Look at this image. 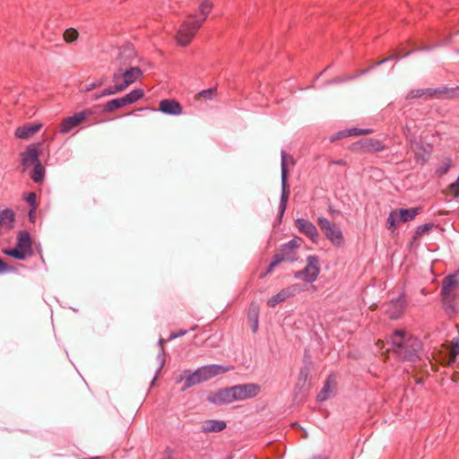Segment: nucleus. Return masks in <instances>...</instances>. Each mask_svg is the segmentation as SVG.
<instances>
[{
    "instance_id": "f257e3e1",
    "label": "nucleus",
    "mask_w": 459,
    "mask_h": 459,
    "mask_svg": "<svg viewBox=\"0 0 459 459\" xmlns=\"http://www.w3.org/2000/svg\"><path fill=\"white\" fill-rule=\"evenodd\" d=\"M394 352L404 361H415L422 351L421 341L406 331L395 330L391 336Z\"/></svg>"
},
{
    "instance_id": "f03ea898",
    "label": "nucleus",
    "mask_w": 459,
    "mask_h": 459,
    "mask_svg": "<svg viewBox=\"0 0 459 459\" xmlns=\"http://www.w3.org/2000/svg\"><path fill=\"white\" fill-rule=\"evenodd\" d=\"M212 8V3L209 0H204L199 5V12L202 17L198 18L196 14L187 16V19L180 25L176 36L178 45L186 47L192 41Z\"/></svg>"
},
{
    "instance_id": "7ed1b4c3",
    "label": "nucleus",
    "mask_w": 459,
    "mask_h": 459,
    "mask_svg": "<svg viewBox=\"0 0 459 459\" xmlns=\"http://www.w3.org/2000/svg\"><path fill=\"white\" fill-rule=\"evenodd\" d=\"M99 107L94 106L91 108H84L64 118L59 125V132L61 134H67L77 127L83 128L100 123L101 120L96 117Z\"/></svg>"
},
{
    "instance_id": "20e7f679",
    "label": "nucleus",
    "mask_w": 459,
    "mask_h": 459,
    "mask_svg": "<svg viewBox=\"0 0 459 459\" xmlns=\"http://www.w3.org/2000/svg\"><path fill=\"white\" fill-rule=\"evenodd\" d=\"M301 245V238H295L289 242L282 244L276 254L273 255L271 263L269 264L265 272L260 274V278H264L271 273L274 268L282 262H295L298 261V249Z\"/></svg>"
},
{
    "instance_id": "39448f33",
    "label": "nucleus",
    "mask_w": 459,
    "mask_h": 459,
    "mask_svg": "<svg viewBox=\"0 0 459 459\" xmlns=\"http://www.w3.org/2000/svg\"><path fill=\"white\" fill-rule=\"evenodd\" d=\"M16 245L4 250V254L20 261H24L34 255L32 238L29 231L20 230L17 234Z\"/></svg>"
},
{
    "instance_id": "423d86ee",
    "label": "nucleus",
    "mask_w": 459,
    "mask_h": 459,
    "mask_svg": "<svg viewBox=\"0 0 459 459\" xmlns=\"http://www.w3.org/2000/svg\"><path fill=\"white\" fill-rule=\"evenodd\" d=\"M306 262L307 264L302 270L294 273V278L307 283H313L316 281L321 270L319 257L317 255H308Z\"/></svg>"
},
{
    "instance_id": "0eeeda50",
    "label": "nucleus",
    "mask_w": 459,
    "mask_h": 459,
    "mask_svg": "<svg viewBox=\"0 0 459 459\" xmlns=\"http://www.w3.org/2000/svg\"><path fill=\"white\" fill-rule=\"evenodd\" d=\"M317 224L325 234V238L334 246L342 247L344 243V238L340 228L335 223L331 222L328 219L319 217Z\"/></svg>"
},
{
    "instance_id": "6e6552de",
    "label": "nucleus",
    "mask_w": 459,
    "mask_h": 459,
    "mask_svg": "<svg viewBox=\"0 0 459 459\" xmlns=\"http://www.w3.org/2000/svg\"><path fill=\"white\" fill-rule=\"evenodd\" d=\"M281 194L279 204V216L282 217L288 204L290 197V186L288 184V166H287V154L284 151H281Z\"/></svg>"
},
{
    "instance_id": "1a4fd4ad",
    "label": "nucleus",
    "mask_w": 459,
    "mask_h": 459,
    "mask_svg": "<svg viewBox=\"0 0 459 459\" xmlns=\"http://www.w3.org/2000/svg\"><path fill=\"white\" fill-rule=\"evenodd\" d=\"M235 401H242L255 397L261 391V386L255 383L231 386Z\"/></svg>"
},
{
    "instance_id": "9d476101",
    "label": "nucleus",
    "mask_w": 459,
    "mask_h": 459,
    "mask_svg": "<svg viewBox=\"0 0 459 459\" xmlns=\"http://www.w3.org/2000/svg\"><path fill=\"white\" fill-rule=\"evenodd\" d=\"M459 287V280L456 273H451L446 276L442 281L441 297L445 302H452L455 299L453 290Z\"/></svg>"
},
{
    "instance_id": "9b49d317",
    "label": "nucleus",
    "mask_w": 459,
    "mask_h": 459,
    "mask_svg": "<svg viewBox=\"0 0 459 459\" xmlns=\"http://www.w3.org/2000/svg\"><path fill=\"white\" fill-rule=\"evenodd\" d=\"M233 369V367H226L218 364L206 365L198 368L195 371L202 382L212 379V377L224 374Z\"/></svg>"
},
{
    "instance_id": "f8f14e48",
    "label": "nucleus",
    "mask_w": 459,
    "mask_h": 459,
    "mask_svg": "<svg viewBox=\"0 0 459 459\" xmlns=\"http://www.w3.org/2000/svg\"><path fill=\"white\" fill-rule=\"evenodd\" d=\"M406 306L405 294L402 292L397 299H394L387 303L386 314L393 320L398 319L403 315Z\"/></svg>"
},
{
    "instance_id": "ddd939ff",
    "label": "nucleus",
    "mask_w": 459,
    "mask_h": 459,
    "mask_svg": "<svg viewBox=\"0 0 459 459\" xmlns=\"http://www.w3.org/2000/svg\"><path fill=\"white\" fill-rule=\"evenodd\" d=\"M136 58V51L133 45L126 44L119 48L118 56L115 61L117 66L130 67Z\"/></svg>"
},
{
    "instance_id": "4468645a",
    "label": "nucleus",
    "mask_w": 459,
    "mask_h": 459,
    "mask_svg": "<svg viewBox=\"0 0 459 459\" xmlns=\"http://www.w3.org/2000/svg\"><path fill=\"white\" fill-rule=\"evenodd\" d=\"M207 400L216 405L229 404L235 401L231 387H226L211 393Z\"/></svg>"
},
{
    "instance_id": "2eb2a0df",
    "label": "nucleus",
    "mask_w": 459,
    "mask_h": 459,
    "mask_svg": "<svg viewBox=\"0 0 459 459\" xmlns=\"http://www.w3.org/2000/svg\"><path fill=\"white\" fill-rule=\"evenodd\" d=\"M300 288L298 284H292L287 288L282 289L277 294L272 296L268 301L267 305L270 307H274L281 302L285 301L288 298L294 296L298 291H299Z\"/></svg>"
},
{
    "instance_id": "dca6fc26",
    "label": "nucleus",
    "mask_w": 459,
    "mask_h": 459,
    "mask_svg": "<svg viewBox=\"0 0 459 459\" xmlns=\"http://www.w3.org/2000/svg\"><path fill=\"white\" fill-rule=\"evenodd\" d=\"M295 226L299 232L309 238L313 243L317 242L318 232L316 227L311 221L307 219L298 218L295 221Z\"/></svg>"
},
{
    "instance_id": "f3484780",
    "label": "nucleus",
    "mask_w": 459,
    "mask_h": 459,
    "mask_svg": "<svg viewBox=\"0 0 459 459\" xmlns=\"http://www.w3.org/2000/svg\"><path fill=\"white\" fill-rule=\"evenodd\" d=\"M143 76V72L139 66L124 67L122 72V82L120 84L126 90L129 85L140 80Z\"/></svg>"
},
{
    "instance_id": "a211bd4d",
    "label": "nucleus",
    "mask_w": 459,
    "mask_h": 459,
    "mask_svg": "<svg viewBox=\"0 0 459 459\" xmlns=\"http://www.w3.org/2000/svg\"><path fill=\"white\" fill-rule=\"evenodd\" d=\"M158 111L169 116H178L182 113L181 104L174 99H164L159 103Z\"/></svg>"
},
{
    "instance_id": "6ab92c4d",
    "label": "nucleus",
    "mask_w": 459,
    "mask_h": 459,
    "mask_svg": "<svg viewBox=\"0 0 459 459\" xmlns=\"http://www.w3.org/2000/svg\"><path fill=\"white\" fill-rule=\"evenodd\" d=\"M372 132H373V130L369 129V128L361 129V128L353 127V128L343 129V130H341V131H338V132L333 134L329 137V141H330V143H333L336 141L342 140L349 136L365 135V134H369Z\"/></svg>"
},
{
    "instance_id": "aec40b11",
    "label": "nucleus",
    "mask_w": 459,
    "mask_h": 459,
    "mask_svg": "<svg viewBox=\"0 0 459 459\" xmlns=\"http://www.w3.org/2000/svg\"><path fill=\"white\" fill-rule=\"evenodd\" d=\"M42 127L41 123H27L15 130V136L22 140H29Z\"/></svg>"
},
{
    "instance_id": "412c9836",
    "label": "nucleus",
    "mask_w": 459,
    "mask_h": 459,
    "mask_svg": "<svg viewBox=\"0 0 459 459\" xmlns=\"http://www.w3.org/2000/svg\"><path fill=\"white\" fill-rule=\"evenodd\" d=\"M39 161V152L35 148L29 146L25 152L21 153V164L23 171L30 167L36 165Z\"/></svg>"
},
{
    "instance_id": "4be33fe9",
    "label": "nucleus",
    "mask_w": 459,
    "mask_h": 459,
    "mask_svg": "<svg viewBox=\"0 0 459 459\" xmlns=\"http://www.w3.org/2000/svg\"><path fill=\"white\" fill-rule=\"evenodd\" d=\"M15 213L13 209L5 208L0 211V236L4 230H11L14 228Z\"/></svg>"
},
{
    "instance_id": "5701e85b",
    "label": "nucleus",
    "mask_w": 459,
    "mask_h": 459,
    "mask_svg": "<svg viewBox=\"0 0 459 459\" xmlns=\"http://www.w3.org/2000/svg\"><path fill=\"white\" fill-rule=\"evenodd\" d=\"M336 386V377L334 374H330L321 389V391L317 394V401L324 402L326 401L333 394V389Z\"/></svg>"
},
{
    "instance_id": "b1692460",
    "label": "nucleus",
    "mask_w": 459,
    "mask_h": 459,
    "mask_svg": "<svg viewBox=\"0 0 459 459\" xmlns=\"http://www.w3.org/2000/svg\"><path fill=\"white\" fill-rule=\"evenodd\" d=\"M414 152V160L417 164L423 166L430 158L432 152V145H416L412 150Z\"/></svg>"
},
{
    "instance_id": "393cba45",
    "label": "nucleus",
    "mask_w": 459,
    "mask_h": 459,
    "mask_svg": "<svg viewBox=\"0 0 459 459\" xmlns=\"http://www.w3.org/2000/svg\"><path fill=\"white\" fill-rule=\"evenodd\" d=\"M185 380L184 386L182 387V391H186V389L192 387L193 385H198L200 383H203L198 377V374L196 371L191 372L190 370H185L183 372V375H181L178 379L177 382L179 383L181 381Z\"/></svg>"
},
{
    "instance_id": "a878e982",
    "label": "nucleus",
    "mask_w": 459,
    "mask_h": 459,
    "mask_svg": "<svg viewBox=\"0 0 459 459\" xmlns=\"http://www.w3.org/2000/svg\"><path fill=\"white\" fill-rule=\"evenodd\" d=\"M128 106L126 101L125 100L124 96L117 99H113L108 101L106 104L102 106L101 113H113L117 109L123 108Z\"/></svg>"
},
{
    "instance_id": "bb28decb",
    "label": "nucleus",
    "mask_w": 459,
    "mask_h": 459,
    "mask_svg": "<svg viewBox=\"0 0 459 459\" xmlns=\"http://www.w3.org/2000/svg\"><path fill=\"white\" fill-rule=\"evenodd\" d=\"M227 424L224 420H208L203 423L202 429L205 433L221 432L225 429Z\"/></svg>"
},
{
    "instance_id": "cd10ccee",
    "label": "nucleus",
    "mask_w": 459,
    "mask_h": 459,
    "mask_svg": "<svg viewBox=\"0 0 459 459\" xmlns=\"http://www.w3.org/2000/svg\"><path fill=\"white\" fill-rule=\"evenodd\" d=\"M420 208L417 207L411 209L402 208L395 211L399 216V221L401 222H407L414 220V218L420 212Z\"/></svg>"
},
{
    "instance_id": "c85d7f7f",
    "label": "nucleus",
    "mask_w": 459,
    "mask_h": 459,
    "mask_svg": "<svg viewBox=\"0 0 459 459\" xmlns=\"http://www.w3.org/2000/svg\"><path fill=\"white\" fill-rule=\"evenodd\" d=\"M459 98V86L455 87H440V100H454Z\"/></svg>"
},
{
    "instance_id": "c756f323",
    "label": "nucleus",
    "mask_w": 459,
    "mask_h": 459,
    "mask_svg": "<svg viewBox=\"0 0 459 459\" xmlns=\"http://www.w3.org/2000/svg\"><path fill=\"white\" fill-rule=\"evenodd\" d=\"M32 167L33 169L30 173V178L35 183H41L45 178V168L43 167L41 161Z\"/></svg>"
},
{
    "instance_id": "7c9ffc66",
    "label": "nucleus",
    "mask_w": 459,
    "mask_h": 459,
    "mask_svg": "<svg viewBox=\"0 0 459 459\" xmlns=\"http://www.w3.org/2000/svg\"><path fill=\"white\" fill-rule=\"evenodd\" d=\"M124 91H125V89L122 87V85L120 83H116V84L112 85V86H109L108 88L104 89L100 93H95L93 95V100H99L101 97L108 96V95H114L116 93L122 92Z\"/></svg>"
},
{
    "instance_id": "2f4dec72",
    "label": "nucleus",
    "mask_w": 459,
    "mask_h": 459,
    "mask_svg": "<svg viewBox=\"0 0 459 459\" xmlns=\"http://www.w3.org/2000/svg\"><path fill=\"white\" fill-rule=\"evenodd\" d=\"M143 96L144 91L143 89L137 88L131 91L129 93L126 94L124 98L127 105H131L137 102L139 100L143 99Z\"/></svg>"
},
{
    "instance_id": "473e14b6",
    "label": "nucleus",
    "mask_w": 459,
    "mask_h": 459,
    "mask_svg": "<svg viewBox=\"0 0 459 459\" xmlns=\"http://www.w3.org/2000/svg\"><path fill=\"white\" fill-rule=\"evenodd\" d=\"M437 227H438L437 225H436L435 223H432V222L419 225L416 228L414 235L412 236V240L416 241L420 237H422L424 234L429 233L432 229L437 228Z\"/></svg>"
},
{
    "instance_id": "72a5a7b5",
    "label": "nucleus",
    "mask_w": 459,
    "mask_h": 459,
    "mask_svg": "<svg viewBox=\"0 0 459 459\" xmlns=\"http://www.w3.org/2000/svg\"><path fill=\"white\" fill-rule=\"evenodd\" d=\"M451 166H452V160L448 157L444 158L442 160L441 163L437 168L436 174L438 177L445 176L449 171Z\"/></svg>"
},
{
    "instance_id": "f704fd0d",
    "label": "nucleus",
    "mask_w": 459,
    "mask_h": 459,
    "mask_svg": "<svg viewBox=\"0 0 459 459\" xmlns=\"http://www.w3.org/2000/svg\"><path fill=\"white\" fill-rule=\"evenodd\" d=\"M259 312L257 307H251L248 312V319L251 321V328L253 333L258 330Z\"/></svg>"
},
{
    "instance_id": "c9c22d12",
    "label": "nucleus",
    "mask_w": 459,
    "mask_h": 459,
    "mask_svg": "<svg viewBox=\"0 0 459 459\" xmlns=\"http://www.w3.org/2000/svg\"><path fill=\"white\" fill-rule=\"evenodd\" d=\"M423 91L422 98L428 99H439L440 87L421 89Z\"/></svg>"
},
{
    "instance_id": "e433bc0d",
    "label": "nucleus",
    "mask_w": 459,
    "mask_h": 459,
    "mask_svg": "<svg viewBox=\"0 0 459 459\" xmlns=\"http://www.w3.org/2000/svg\"><path fill=\"white\" fill-rule=\"evenodd\" d=\"M79 36L78 31L74 28L66 29L64 31V39L66 42H74Z\"/></svg>"
},
{
    "instance_id": "4c0bfd02",
    "label": "nucleus",
    "mask_w": 459,
    "mask_h": 459,
    "mask_svg": "<svg viewBox=\"0 0 459 459\" xmlns=\"http://www.w3.org/2000/svg\"><path fill=\"white\" fill-rule=\"evenodd\" d=\"M359 150L362 152H379L385 149V145H358Z\"/></svg>"
},
{
    "instance_id": "58836bf2",
    "label": "nucleus",
    "mask_w": 459,
    "mask_h": 459,
    "mask_svg": "<svg viewBox=\"0 0 459 459\" xmlns=\"http://www.w3.org/2000/svg\"><path fill=\"white\" fill-rule=\"evenodd\" d=\"M397 217H398V214H397L396 211H392L389 213L388 218H387V229L388 230H392L393 231L395 230Z\"/></svg>"
},
{
    "instance_id": "ea45409f",
    "label": "nucleus",
    "mask_w": 459,
    "mask_h": 459,
    "mask_svg": "<svg viewBox=\"0 0 459 459\" xmlns=\"http://www.w3.org/2000/svg\"><path fill=\"white\" fill-rule=\"evenodd\" d=\"M309 371L310 369L308 366H304L300 368L298 377L299 383L302 382L303 384H305L307 381L309 377Z\"/></svg>"
},
{
    "instance_id": "a19ab883",
    "label": "nucleus",
    "mask_w": 459,
    "mask_h": 459,
    "mask_svg": "<svg viewBox=\"0 0 459 459\" xmlns=\"http://www.w3.org/2000/svg\"><path fill=\"white\" fill-rule=\"evenodd\" d=\"M348 81H351V77H350V74H343L340 76H336L331 80H328L326 82V84H338V83H343Z\"/></svg>"
},
{
    "instance_id": "79ce46f5",
    "label": "nucleus",
    "mask_w": 459,
    "mask_h": 459,
    "mask_svg": "<svg viewBox=\"0 0 459 459\" xmlns=\"http://www.w3.org/2000/svg\"><path fill=\"white\" fill-rule=\"evenodd\" d=\"M24 200L30 204V208H37V195L36 193L30 192L25 197Z\"/></svg>"
},
{
    "instance_id": "37998d69",
    "label": "nucleus",
    "mask_w": 459,
    "mask_h": 459,
    "mask_svg": "<svg viewBox=\"0 0 459 459\" xmlns=\"http://www.w3.org/2000/svg\"><path fill=\"white\" fill-rule=\"evenodd\" d=\"M422 93H423V91L421 89H413V90H411L405 99L406 100H413V99H419V98H422Z\"/></svg>"
},
{
    "instance_id": "c03bdc74",
    "label": "nucleus",
    "mask_w": 459,
    "mask_h": 459,
    "mask_svg": "<svg viewBox=\"0 0 459 459\" xmlns=\"http://www.w3.org/2000/svg\"><path fill=\"white\" fill-rule=\"evenodd\" d=\"M375 67H377L375 65V63L372 65H369L368 67L365 68V69H360V70H358L356 72V74H350V77H351V80H354L361 75H364L368 73H369L371 70H373Z\"/></svg>"
},
{
    "instance_id": "a18cd8bd",
    "label": "nucleus",
    "mask_w": 459,
    "mask_h": 459,
    "mask_svg": "<svg viewBox=\"0 0 459 459\" xmlns=\"http://www.w3.org/2000/svg\"><path fill=\"white\" fill-rule=\"evenodd\" d=\"M105 81H106L105 78H101L100 80H99L97 82H94L92 83H90V84L86 85L84 91L88 92V91H92V90H94L96 88L100 87L101 85H103L105 83Z\"/></svg>"
},
{
    "instance_id": "49530a36",
    "label": "nucleus",
    "mask_w": 459,
    "mask_h": 459,
    "mask_svg": "<svg viewBox=\"0 0 459 459\" xmlns=\"http://www.w3.org/2000/svg\"><path fill=\"white\" fill-rule=\"evenodd\" d=\"M449 190L454 197H459V175L457 179L449 186Z\"/></svg>"
},
{
    "instance_id": "de8ad7c7",
    "label": "nucleus",
    "mask_w": 459,
    "mask_h": 459,
    "mask_svg": "<svg viewBox=\"0 0 459 459\" xmlns=\"http://www.w3.org/2000/svg\"><path fill=\"white\" fill-rule=\"evenodd\" d=\"M157 360L160 363V367L158 369V372H160L161 370V368H163V366L165 364V360H166L165 348H162V351H160V352L158 353Z\"/></svg>"
},
{
    "instance_id": "09e8293b",
    "label": "nucleus",
    "mask_w": 459,
    "mask_h": 459,
    "mask_svg": "<svg viewBox=\"0 0 459 459\" xmlns=\"http://www.w3.org/2000/svg\"><path fill=\"white\" fill-rule=\"evenodd\" d=\"M216 91H217L216 88H209V89L202 91L199 93V95L205 99H212L215 95Z\"/></svg>"
},
{
    "instance_id": "8fccbe9b",
    "label": "nucleus",
    "mask_w": 459,
    "mask_h": 459,
    "mask_svg": "<svg viewBox=\"0 0 459 459\" xmlns=\"http://www.w3.org/2000/svg\"><path fill=\"white\" fill-rule=\"evenodd\" d=\"M451 353H452L454 360H455V357L459 354V339H454L452 341Z\"/></svg>"
},
{
    "instance_id": "3c124183",
    "label": "nucleus",
    "mask_w": 459,
    "mask_h": 459,
    "mask_svg": "<svg viewBox=\"0 0 459 459\" xmlns=\"http://www.w3.org/2000/svg\"><path fill=\"white\" fill-rule=\"evenodd\" d=\"M10 271H14V268L9 266L2 258H0V274Z\"/></svg>"
},
{
    "instance_id": "603ef678",
    "label": "nucleus",
    "mask_w": 459,
    "mask_h": 459,
    "mask_svg": "<svg viewBox=\"0 0 459 459\" xmlns=\"http://www.w3.org/2000/svg\"><path fill=\"white\" fill-rule=\"evenodd\" d=\"M187 333V330H179L178 332H172L169 335V337L168 338V341H171V340H174L178 337H181V336H184L185 334Z\"/></svg>"
},
{
    "instance_id": "864d4df0",
    "label": "nucleus",
    "mask_w": 459,
    "mask_h": 459,
    "mask_svg": "<svg viewBox=\"0 0 459 459\" xmlns=\"http://www.w3.org/2000/svg\"><path fill=\"white\" fill-rule=\"evenodd\" d=\"M355 143L360 144V143H381V141L378 139H360L357 141Z\"/></svg>"
},
{
    "instance_id": "5fc2aeb1",
    "label": "nucleus",
    "mask_w": 459,
    "mask_h": 459,
    "mask_svg": "<svg viewBox=\"0 0 459 459\" xmlns=\"http://www.w3.org/2000/svg\"><path fill=\"white\" fill-rule=\"evenodd\" d=\"M124 67L117 66V72L113 74L112 79L114 82H117L120 78H122V72Z\"/></svg>"
},
{
    "instance_id": "6e6d98bb",
    "label": "nucleus",
    "mask_w": 459,
    "mask_h": 459,
    "mask_svg": "<svg viewBox=\"0 0 459 459\" xmlns=\"http://www.w3.org/2000/svg\"><path fill=\"white\" fill-rule=\"evenodd\" d=\"M160 459H174L173 451L168 447L163 453L162 457Z\"/></svg>"
},
{
    "instance_id": "4d7b16f0",
    "label": "nucleus",
    "mask_w": 459,
    "mask_h": 459,
    "mask_svg": "<svg viewBox=\"0 0 459 459\" xmlns=\"http://www.w3.org/2000/svg\"><path fill=\"white\" fill-rule=\"evenodd\" d=\"M412 51H408L407 53L403 54V55H400L398 53H395L394 55H391V57H393V60H397V59H400L402 57H405V56H408Z\"/></svg>"
},
{
    "instance_id": "13d9d810",
    "label": "nucleus",
    "mask_w": 459,
    "mask_h": 459,
    "mask_svg": "<svg viewBox=\"0 0 459 459\" xmlns=\"http://www.w3.org/2000/svg\"><path fill=\"white\" fill-rule=\"evenodd\" d=\"M391 60H393V57H391V56H387V57H385V58H384V59H382L380 61L376 62L375 65L376 66H379V65H383V64H385V63H386L388 61H391Z\"/></svg>"
},
{
    "instance_id": "bf43d9fd",
    "label": "nucleus",
    "mask_w": 459,
    "mask_h": 459,
    "mask_svg": "<svg viewBox=\"0 0 459 459\" xmlns=\"http://www.w3.org/2000/svg\"><path fill=\"white\" fill-rule=\"evenodd\" d=\"M36 210H37V208H30V211H29V218H30V221L31 222H33V221H34Z\"/></svg>"
},
{
    "instance_id": "052dcab7",
    "label": "nucleus",
    "mask_w": 459,
    "mask_h": 459,
    "mask_svg": "<svg viewBox=\"0 0 459 459\" xmlns=\"http://www.w3.org/2000/svg\"><path fill=\"white\" fill-rule=\"evenodd\" d=\"M166 342H169V341H168V340H165V339H163V338H160V339L159 340L158 344H159V346H160V351H162V348H164V343H165Z\"/></svg>"
},
{
    "instance_id": "680f3d73",
    "label": "nucleus",
    "mask_w": 459,
    "mask_h": 459,
    "mask_svg": "<svg viewBox=\"0 0 459 459\" xmlns=\"http://www.w3.org/2000/svg\"><path fill=\"white\" fill-rule=\"evenodd\" d=\"M333 163L337 164V165H345L346 164L344 160H338L333 161Z\"/></svg>"
},
{
    "instance_id": "e2e57ef3",
    "label": "nucleus",
    "mask_w": 459,
    "mask_h": 459,
    "mask_svg": "<svg viewBox=\"0 0 459 459\" xmlns=\"http://www.w3.org/2000/svg\"><path fill=\"white\" fill-rule=\"evenodd\" d=\"M312 459H326V458L323 457V456H315Z\"/></svg>"
},
{
    "instance_id": "0e129e2a",
    "label": "nucleus",
    "mask_w": 459,
    "mask_h": 459,
    "mask_svg": "<svg viewBox=\"0 0 459 459\" xmlns=\"http://www.w3.org/2000/svg\"><path fill=\"white\" fill-rule=\"evenodd\" d=\"M459 374L458 373H455L454 376H453V379L455 380L456 377H458Z\"/></svg>"
},
{
    "instance_id": "69168bd1",
    "label": "nucleus",
    "mask_w": 459,
    "mask_h": 459,
    "mask_svg": "<svg viewBox=\"0 0 459 459\" xmlns=\"http://www.w3.org/2000/svg\"><path fill=\"white\" fill-rule=\"evenodd\" d=\"M416 383H417V384H422V380H421V379H419V380H417V382H416Z\"/></svg>"
},
{
    "instance_id": "338daca9",
    "label": "nucleus",
    "mask_w": 459,
    "mask_h": 459,
    "mask_svg": "<svg viewBox=\"0 0 459 459\" xmlns=\"http://www.w3.org/2000/svg\"><path fill=\"white\" fill-rule=\"evenodd\" d=\"M196 327L197 326L195 325V326L192 327L191 330L194 331V330H195Z\"/></svg>"
}]
</instances>
